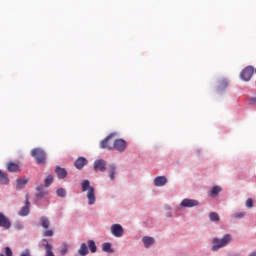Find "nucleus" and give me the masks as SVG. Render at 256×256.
<instances>
[{
    "label": "nucleus",
    "mask_w": 256,
    "mask_h": 256,
    "mask_svg": "<svg viewBox=\"0 0 256 256\" xmlns=\"http://www.w3.org/2000/svg\"><path fill=\"white\" fill-rule=\"evenodd\" d=\"M81 187L84 193L87 191L86 197L88 199V205H95V202L97 201V198L95 197V188L91 186L89 180H83Z\"/></svg>",
    "instance_id": "f257e3e1"
},
{
    "label": "nucleus",
    "mask_w": 256,
    "mask_h": 256,
    "mask_svg": "<svg viewBox=\"0 0 256 256\" xmlns=\"http://www.w3.org/2000/svg\"><path fill=\"white\" fill-rule=\"evenodd\" d=\"M232 240L231 234H226L221 239L214 238L212 241V251H219L222 247H227Z\"/></svg>",
    "instance_id": "f03ea898"
},
{
    "label": "nucleus",
    "mask_w": 256,
    "mask_h": 256,
    "mask_svg": "<svg viewBox=\"0 0 256 256\" xmlns=\"http://www.w3.org/2000/svg\"><path fill=\"white\" fill-rule=\"evenodd\" d=\"M31 155L34 157L39 165H45L47 161V154L41 148H34L31 150Z\"/></svg>",
    "instance_id": "7ed1b4c3"
},
{
    "label": "nucleus",
    "mask_w": 256,
    "mask_h": 256,
    "mask_svg": "<svg viewBox=\"0 0 256 256\" xmlns=\"http://www.w3.org/2000/svg\"><path fill=\"white\" fill-rule=\"evenodd\" d=\"M254 73L255 68L253 66H247L242 70L240 77L243 81H251Z\"/></svg>",
    "instance_id": "20e7f679"
},
{
    "label": "nucleus",
    "mask_w": 256,
    "mask_h": 256,
    "mask_svg": "<svg viewBox=\"0 0 256 256\" xmlns=\"http://www.w3.org/2000/svg\"><path fill=\"white\" fill-rule=\"evenodd\" d=\"M109 148L123 153L127 149V142L123 139H116L114 140V145H110Z\"/></svg>",
    "instance_id": "39448f33"
},
{
    "label": "nucleus",
    "mask_w": 256,
    "mask_h": 256,
    "mask_svg": "<svg viewBox=\"0 0 256 256\" xmlns=\"http://www.w3.org/2000/svg\"><path fill=\"white\" fill-rule=\"evenodd\" d=\"M110 231L114 237H123V233H125L121 224H113Z\"/></svg>",
    "instance_id": "423d86ee"
},
{
    "label": "nucleus",
    "mask_w": 256,
    "mask_h": 256,
    "mask_svg": "<svg viewBox=\"0 0 256 256\" xmlns=\"http://www.w3.org/2000/svg\"><path fill=\"white\" fill-rule=\"evenodd\" d=\"M115 140H113V136L109 135L104 140L100 142L101 149H109L113 150V148H110L111 145H114Z\"/></svg>",
    "instance_id": "0eeeda50"
},
{
    "label": "nucleus",
    "mask_w": 256,
    "mask_h": 256,
    "mask_svg": "<svg viewBox=\"0 0 256 256\" xmlns=\"http://www.w3.org/2000/svg\"><path fill=\"white\" fill-rule=\"evenodd\" d=\"M94 171H101L102 173L107 171V162L103 159L96 160L94 162Z\"/></svg>",
    "instance_id": "6e6552de"
},
{
    "label": "nucleus",
    "mask_w": 256,
    "mask_h": 256,
    "mask_svg": "<svg viewBox=\"0 0 256 256\" xmlns=\"http://www.w3.org/2000/svg\"><path fill=\"white\" fill-rule=\"evenodd\" d=\"M30 205H31V203L29 202V195L26 194L25 206L21 208V210L18 212V215L20 217H27V215H29V206Z\"/></svg>",
    "instance_id": "1a4fd4ad"
},
{
    "label": "nucleus",
    "mask_w": 256,
    "mask_h": 256,
    "mask_svg": "<svg viewBox=\"0 0 256 256\" xmlns=\"http://www.w3.org/2000/svg\"><path fill=\"white\" fill-rule=\"evenodd\" d=\"M0 227H3V229H11V220L2 212H0Z\"/></svg>",
    "instance_id": "9d476101"
},
{
    "label": "nucleus",
    "mask_w": 256,
    "mask_h": 256,
    "mask_svg": "<svg viewBox=\"0 0 256 256\" xmlns=\"http://www.w3.org/2000/svg\"><path fill=\"white\" fill-rule=\"evenodd\" d=\"M7 169L10 173H19L21 172V167H19V164L14 162H8Z\"/></svg>",
    "instance_id": "9b49d317"
},
{
    "label": "nucleus",
    "mask_w": 256,
    "mask_h": 256,
    "mask_svg": "<svg viewBox=\"0 0 256 256\" xmlns=\"http://www.w3.org/2000/svg\"><path fill=\"white\" fill-rule=\"evenodd\" d=\"M154 185L156 187H164V185H167V177L165 176H158L154 179Z\"/></svg>",
    "instance_id": "f8f14e48"
},
{
    "label": "nucleus",
    "mask_w": 256,
    "mask_h": 256,
    "mask_svg": "<svg viewBox=\"0 0 256 256\" xmlns=\"http://www.w3.org/2000/svg\"><path fill=\"white\" fill-rule=\"evenodd\" d=\"M42 245L46 250L45 256H55V254L53 253V245L49 244V242L46 239L43 240Z\"/></svg>",
    "instance_id": "ddd939ff"
},
{
    "label": "nucleus",
    "mask_w": 256,
    "mask_h": 256,
    "mask_svg": "<svg viewBox=\"0 0 256 256\" xmlns=\"http://www.w3.org/2000/svg\"><path fill=\"white\" fill-rule=\"evenodd\" d=\"M182 207H193L192 199H183L179 206L176 207V211H181Z\"/></svg>",
    "instance_id": "4468645a"
},
{
    "label": "nucleus",
    "mask_w": 256,
    "mask_h": 256,
    "mask_svg": "<svg viewBox=\"0 0 256 256\" xmlns=\"http://www.w3.org/2000/svg\"><path fill=\"white\" fill-rule=\"evenodd\" d=\"M55 173L58 179H65V177H67V170L65 168H61L60 166L56 167Z\"/></svg>",
    "instance_id": "2eb2a0df"
},
{
    "label": "nucleus",
    "mask_w": 256,
    "mask_h": 256,
    "mask_svg": "<svg viewBox=\"0 0 256 256\" xmlns=\"http://www.w3.org/2000/svg\"><path fill=\"white\" fill-rule=\"evenodd\" d=\"M29 183V180L27 178H20L16 180V189L19 191L21 189L25 188V185Z\"/></svg>",
    "instance_id": "dca6fc26"
},
{
    "label": "nucleus",
    "mask_w": 256,
    "mask_h": 256,
    "mask_svg": "<svg viewBox=\"0 0 256 256\" xmlns=\"http://www.w3.org/2000/svg\"><path fill=\"white\" fill-rule=\"evenodd\" d=\"M142 241H143L146 249H149V247H151V245H153L155 243V239L153 237H149V236L143 237Z\"/></svg>",
    "instance_id": "f3484780"
},
{
    "label": "nucleus",
    "mask_w": 256,
    "mask_h": 256,
    "mask_svg": "<svg viewBox=\"0 0 256 256\" xmlns=\"http://www.w3.org/2000/svg\"><path fill=\"white\" fill-rule=\"evenodd\" d=\"M86 163H87V160L85 159V157H79L75 161V167L76 169H82L83 167H85Z\"/></svg>",
    "instance_id": "a211bd4d"
},
{
    "label": "nucleus",
    "mask_w": 256,
    "mask_h": 256,
    "mask_svg": "<svg viewBox=\"0 0 256 256\" xmlns=\"http://www.w3.org/2000/svg\"><path fill=\"white\" fill-rule=\"evenodd\" d=\"M0 185H9V176L0 170Z\"/></svg>",
    "instance_id": "6ab92c4d"
},
{
    "label": "nucleus",
    "mask_w": 256,
    "mask_h": 256,
    "mask_svg": "<svg viewBox=\"0 0 256 256\" xmlns=\"http://www.w3.org/2000/svg\"><path fill=\"white\" fill-rule=\"evenodd\" d=\"M36 190H37V194H36V197L38 198V199H41L42 197H45V195H47V191H45V188L43 187V185H39L37 188H36Z\"/></svg>",
    "instance_id": "aec40b11"
},
{
    "label": "nucleus",
    "mask_w": 256,
    "mask_h": 256,
    "mask_svg": "<svg viewBox=\"0 0 256 256\" xmlns=\"http://www.w3.org/2000/svg\"><path fill=\"white\" fill-rule=\"evenodd\" d=\"M116 173H117V166H115V164L110 165L108 175H109L111 181H113L115 179Z\"/></svg>",
    "instance_id": "412c9836"
},
{
    "label": "nucleus",
    "mask_w": 256,
    "mask_h": 256,
    "mask_svg": "<svg viewBox=\"0 0 256 256\" xmlns=\"http://www.w3.org/2000/svg\"><path fill=\"white\" fill-rule=\"evenodd\" d=\"M78 253H79V255H81V256H85V255H87V254L89 253V249L87 248V244H86V243H82V244L80 245V248H79V250H78Z\"/></svg>",
    "instance_id": "4be33fe9"
},
{
    "label": "nucleus",
    "mask_w": 256,
    "mask_h": 256,
    "mask_svg": "<svg viewBox=\"0 0 256 256\" xmlns=\"http://www.w3.org/2000/svg\"><path fill=\"white\" fill-rule=\"evenodd\" d=\"M222 191L223 189L220 186H214L210 192V197H216V195H219Z\"/></svg>",
    "instance_id": "5701e85b"
},
{
    "label": "nucleus",
    "mask_w": 256,
    "mask_h": 256,
    "mask_svg": "<svg viewBox=\"0 0 256 256\" xmlns=\"http://www.w3.org/2000/svg\"><path fill=\"white\" fill-rule=\"evenodd\" d=\"M87 245H88L91 253H97V245L95 244V241L88 240Z\"/></svg>",
    "instance_id": "b1692460"
},
{
    "label": "nucleus",
    "mask_w": 256,
    "mask_h": 256,
    "mask_svg": "<svg viewBox=\"0 0 256 256\" xmlns=\"http://www.w3.org/2000/svg\"><path fill=\"white\" fill-rule=\"evenodd\" d=\"M41 225H42L43 229H49V225H50L49 218L42 216L41 217Z\"/></svg>",
    "instance_id": "393cba45"
},
{
    "label": "nucleus",
    "mask_w": 256,
    "mask_h": 256,
    "mask_svg": "<svg viewBox=\"0 0 256 256\" xmlns=\"http://www.w3.org/2000/svg\"><path fill=\"white\" fill-rule=\"evenodd\" d=\"M69 251V245H67V244H62V246L59 248V253H60V255H62V256H65V255H67V252Z\"/></svg>",
    "instance_id": "a878e982"
},
{
    "label": "nucleus",
    "mask_w": 256,
    "mask_h": 256,
    "mask_svg": "<svg viewBox=\"0 0 256 256\" xmlns=\"http://www.w3.org/2000/svg\"><path fill=\"white\" fill-rule=\"evenodd\" d=\"M102 249L105 253H113V249L111 248V243L109 242H105L103 245H102Z\"/></svg>",
    "instance_id": "bb28decb"
},
{
    "label": "nucleus",
    "mask_w": 256,
    "mask_h": 256,
    "mask_svg": "<svg viewBox=\"0 0 256 256\" xmlns=\"http://www.w3.org/2000/svg\"><path fill=\"white\" fill-rule=\"evenodd\" d=\"M209 219L210 221L215 222V221H220L221 218L219 217V214H217V212H211L209 214Z\"/></svg>",
    "instance_id": "cd10ccee"
},
{
    "label": "nucleus",
    "mask_w": 256,
    "mask_h": 256,
    "mask_svg": "<svg viewBox=\"0 0 256 256\" xmlns=\"http://www.w3.org/2000/svg\"><path fill=\"white\" fill-rule=\"evenodd\" d=\"M227 85H229V82L227 80H222V81H220V83L218 85V89L221 91V90L227 88Z\"/></svg>",
    "instance_id": "c85d7f7f"
},
{
    "label": "nucleus",
    "mask_w": 256,
    "mask_h": 256,
    "mask_svg": "<svg viewBox=\"0 0 256 256\" xmlns=\"http://www.w3.org/2000/svg\"><path fill=\"white\" fill-rule=\"evenodd\" d=\"M246 213L245 212H236L232 215L234 219H243L245 217Z\"/></svg>",
    "instance_id": "c756f323"
},
{
    "label": "nucleus",
    "mask_w": 256,
    "mask_h": 256,
    "mask_svg": "<svg viewBox=\"0 0 256 256\" xmlns=\"http://www.w3.org/2000/svg\"><path fill=\"white\" fill-rule=\"evenodd\" d=\"M51 183H53V176L52 175H48L45 178V187H49L51 185Z\"/></svg>",
    "instance_id": "7c9ffc66"
},
{
    "label": "nucleus",
    "mask_w": 256,
    "mask_h": 256,
    "mask_svg": "<svg viewBox=\"0 0 256 256\" xmlns=\"http://www.w3.org/2000/svg\"><path fill=\"white\" fill-rule=\"evenodd\" d=\"M56 193L58 197H65V195H67V192L63 188H59Z\"/></svg>",
    "instance_id": "2f4dec72"
},
{
    "label": "nucleus",
    "mask_w": 256,
    "mask_h": 256,
    "mask_svg": "<svg viewBox=\"0 0 256 256\" xmlns=\"http://www.w3.org/2000/svg\"><path fill=\"white\" fill-rule=\"evenodd\" d=\"M53 234H54L53 230H46L43 232L44 237H53Z\"/></svg>",
    "instance_id": "473e14b6"
},
{
    "label": "nucleus",
    "mask_w": 256,
    "mask_h": 256,
    "mask_svg": "<svg viewBox=\"0 0 256 256\" xmlns=\"http://www.w3.org/2000/svg\"><path fill=\"white\" fill-rule=\"evenodd\" d=\"M246 207H248V209H251V207H253V199L248 198L246 200Z\"/></svg>",
    "instance_id": "72a5a7b5"
},
{
    "label": "nucleus",
    "mask_w": 256,
    "mask_h": 256,
    "mask_svg": "<svg viewBox=\"0 0 256 256\" xmlns=\"http://www.w3.org/2000/svg\"><path fill=\"white\" fill-rule=\"evenodd\" d=\"M5 254L6 256H13V251L11 250L10 247L5 248Z\"/></svg>",
    "instance_id": "f704fd0d"
},
{
    "label": "nucleus",
    "mask_w": 256,
    "mask_h": 256,
    "mask_svg": "<svg viewBox=\"0 0 256 256\" xmlns=\"http://www.w3.org/2000/svg\"><path fill=\"white\" fill-rule=\"evenodd\" d=\"M20 256H31V252L29 251V249H26L24 252L21 253Z\"/></svg>",
    "instance_id": "c9c22d12"
},
{
    "label": "nucleus",
    "mask_w": 256,
    "mask_h": 256,
    "mask_svg": "<svg viewBox=\"0 0 256 256\" xmlns=\"http://www.w3.org/2000/svg\"><path fill=\"white\" fill-rule=\"evenodd\" d=\"M248 103L249 105H256V97L250 98Z\"/></svg>",
    "instance_id": "e433bc0d"
},
{
    "label": "nucleus",
    "mask_w": 256,
    "mask_h": 256,
    "mask_svg": "<svg viewBox=\"0 0 256 256\" xmlns=\"http://www.w3.org/2000/svg\"><path fill=\"white\" fill-rule=\"evenodd\" d=\"M197 205H199V201L193 200V207H197Z\"/></svg>",
    "instance_id": "4c0bfd02"
},
{
    "label": "nucleus",
    "mask_w": 256,
    "mask_h": 256,
    "mask_svg": "<svg viewBox=\"0 0 256 256\" xmlns=\"http://www.w3.org/2000/svg\"><path fill=\"white\" fill-rule=\"evenodd\" d=\"M249 256H256V252L250 253Z\"/></svg>",
    "instance_id": "58836bf2"
},
{
    "label": "nucleus",
    "mask_w": 256,
    "mask_h": 256,
    "mask_svg": "<svg viewBox=\"0 0 256 256\" xmlns=\"http://www.w3.org/2000/svg\"><path fill=\"white\" fill-rule=\"evenodd\" d=\"M0 256H5V255L2 254V255H0Z\"/></svg>",
    "instance_id": "ea45409f"
}]
</instances>
